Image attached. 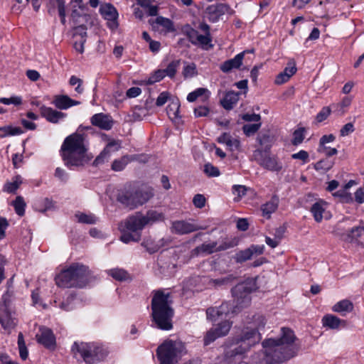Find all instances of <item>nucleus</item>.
<instances>
[{
    "instance_id": "obj_62",
    "label": "nucleus",
    "mask_w": 364,
    "mask_h": 364,
    "mask_svg": "<svg viewBox=\"0 0 364 364\" xmlns=\"http://www.w3.org/2000/svg\"><path fill=\"white\" fill-rule=\"evenodd\" d=\"M318 151L324 154L327 157L332 156L338 153L336 148H331L326 146H319Z\"/></svg>"
},
{
    "instance_id": "obj_44",
    "label": "nucleus",
    "mask_w": 364,
    "mask_h": 364,
    "mask_svg": "<svg viewBox=\"0 0 364 364\" xmlns=\"http://www.w3.org/2000/svg\"><path fill=\"white\" fill-rule=\"evenodd\" d=\"M180 60L171 61L168 65L167 68L164 70V71H165L166 75L170 77H173L176 73L177 68L180 65Z\"/></svg>"
},
{
    "instance_id": "obj_5",
    "label": "nucleus",
    "mask_w": 364,
    "mask_h": 364,
    "mask_svg": "<svg viewBox=\"0 0 364 364\" xmlns=\"http://www.w3.org/2000/svg\"><path fill=\"white\" fill-rule=\"evenodd\" d=\"M257 289L256 282L250 279L244 282L237 284L232 289V294L234 297L235 305L232 306L229 302H223L218 308L219 316L228 315L230 313L236 314L242 309L248 306L251 302L250 294Z\"/></svg>"
},
{
    "instance_id": "obj_34",
    "label": "nucleus",
    "mask_w": 364,
    "mask_h": 364,
    "mask_svg": "<svg viewBox=\"0 0 364 364\" xmlns=\"http://www.w3.org/2000/svg\"><path fill=\"white\" fill-rule=\"evenodd\" d=\"M23 133L21 127H13L11 126H5L0 127V138H4L7 136L18 135Z\"/></svg>"
},
{
    "instance_id": "obj_37",
    "label": "nucleus",
    "mask_w": 364,
    "mask_h": 364,
    "mask_svg": "<svg viewBox=\"0 0 364 364\" xmlns=\"http://www.w3.org/2000/svg\"><path fill=\"white\" fill-rule=\"evenodd\" d=\"M212 38L210 33H208V35H202L200 34L198 36L197 45L199 44L204 50H208L210 48H213V45L211 43Z\"/></svg>"
},
{
    "instance_id": "obj_43",
    "label": "nucleus",
    "mask_w": 364,
    "mask_h": 364,
    "mask_svg": "<svg viewBox=\"0 0 364 364\" xmlns=\"http://www.w3.org/2000/svg\"><path fill=\"white\" fill-rule=\"evenodd\" d=\"M231 326H232V323H230L228 321H223V322L218 323V325L215 328V329L218 333V335L220 336V337H221V336H226L228 333V332L230 330Z\"/></svg>"
},
{
    "instance_id": "obj_42",
    "label": "nucleus",
    "mask_w": 364,
    "mask_h": 364,
    "mask_svg": "<svg viewBox=\"0 0 364 364\" xmlns=\"http://www.w3.org/2000/svg\"><path fill=\"white\" fill-rule=\"evenodd\" d=\"M266 319L262 315H256L253 317V321L250 326H253L254 328L257 329L258 332L262 330L266 325Z\"/></svg>"
},
{
    "instance_id": "obj_7",
    "label": "nucleus",
    "mask_w": 364,
    "mask_h": 364,
    "mask_svg": "<svg viewBox=\"0 0 364 364\" xmlns=\"http://www.w3.org/2000/svg\"><path fill=\"white\" fill-rule=\"evenodd\" d=\"M74 354L77 352L84 361L88 364H96L103 361L109 354V351L102 345L97 343L75 342L72 346Z\"/></svg>"
},
{
    "instance_id": "obj_11",
    "label": "nucleus",
    "mask_w": 364,
    "mask_h": 364,
    "mask_svg": "<svg viewBox=\"0 0 364 364\" xmlns=\"http://www.w3.org/2000/svg\"><path fill=\"white\" fill-rule=\"evenodd\" d=\"M233 245L231 243L223 242L218 245L217 242H212L210 243H203L197 246L192 250V255L198 256L200 255H210L214 252L223 251L232 247Z\"/></svg>"
},
{
    "instance_id": "obj_50",
    "label": "nucleus",
    "mask_w": 364,
    "mask_h": 364,
    "mask_svg": "<svg viewBox=\"0 0 364 364\" xmlns=\"http://www.w3.org/2000/svg\"><path fill=\"white\" fill-rule=\"evenodd\" d=\"M196 74V66L194 63L188 64L183 68V75L185 78L192 77Z\"/></svg>"
},
{
    "instance_id": "obj_12",
    "label": "nucleus",
    "mask_w": 364,
    "mask_h": 364,
    "mask_svg": "<svg viewBox=\"0 0 364 364\" xmlns=\"http://www.w3.org/2000/svg\"><path fill=\"white\" fill-rule=\"evenodd\" d=\"M206 228L187 220H176L172 223V232L178 235L189 234Z\"/></svg>"
},
{
    "instance_id": "obj_26",
    "label": "nucleus",
    "mask_w": 364,
    "mask_h": 364,
    "mask_svg": "<svg viewBox=\"0 0 364 364\" xmlns=\"http://www.w3.org/2000/svg\"><path fill=\"white\" fill-rule=\"evenodd\" d=\"M327 203L320 200L315 203H314L310 209L311 213H312L315 221L317 223H321L323 218V214L326 211Z\"/></svg>"
},
{
    "instance_id": "obj_46",
    "label": "nucleus",
    "mask_w": 364,
    "mask_h": 364,
    "mask_svg": "<svg viewBox=\"0 0 364 364\" xmlns=\"http://www.w3.org/2000/svg\"><path fill=\"white\" fill-rule=\"evenodd\" d=\"M304 128H299L293 133L292 144L294 146L300 144L304 139Z\"/></svg>"
},
{
    "instance_id": "obj_19",
    "label": "nucleus",
    "mask_w": 364,
    "mask_h": 364,
    "mask_svg": "<svg viewBox=\"0 0 364 364\" xmlns=\"http://www.w3.org/2000/svg\"><path fill=\"white\" fill-rule=\"evenodd\" d=\"M100 14L107 20L112 21L109 23L111 28H117V23L116 21L118 13L116 9L110 4L102 5L100 9Z\"/></svg>"
},
{
    "instance_id": "obj_10",
    "label": "nucleus",
    "mask_w": 364,
    "mask_h": 364,
    "mask_svg": "<svg viewBox=\"0 0 364 364\" xmlns=\"http://www.w3.org/2000/svg\"><path fill=\"white\" fill-rule=\"evenodd\" d=\"M252 159L261 167L270 171L279 172L283 167L282 163L277 156L271 154L270 151H263L260 149L253 151Z\"/></svg>"
},
{
    "instance_id": "obj_35",
    "label": "nucleus",
    "mask_w": 364,
    "mask_h": 364,
    "mask_svg": "<svg viewBox=\"0 0 364 364\" xmlns=\"http://www.w3.org/2000/svg\"><path fill=\"white\" fill-rule=\"evenodd\" d=\"M364 235V226H357L350 229L346 235V240L353 242Z\"/></svg>"
},
{
    "instance_id": "obj_38",
    "label": "nucleus",
    "mask_w": 364,
    "mask_h": 364,
    "mask_svg": "<svg viewBox=\"0 0 364 364\" xmlns=\"http://www.w3.org/2000/svg\"><path fill=\"white\" fill-rule=\"evenodd\" d=\"M15 211L19 216H23L25 213L26 203L22 196H17L16 200L12 202Z\"/></svg>"
},
{
    "instance_id": "obj_64",
    "label": "nucleus",
    "mask_w": 364,
    "mask_h": 364,
    "mask_svg": "<svg viewBox=\"0 0 364 364\" xmlns=\"http://www.w3.org/2000/svg\"><path fill=\"white\" fill-rule=\"evenodd\" d=\"M355 130L354 125L352 122L346 124L340 130V135L341 136H346L353 132Z\"/></svg>"
},
{
    "instance_id": "obj_40",
    "label": "nucleus",
    "mask_w": 364,
    "mask_h": 364,
    "mask_svg": "<svg viewBox=\"0 0 364 364\" xmlns=\"http://www.w3.org/2000/svg\"><path fill=\"white\" fill-rule=\"evenodd\" d=\"M252 252L250 250L249 247L240 250L238 252H237L234 257V259L237 263H242L246 262L247 260H249L252 258Z\"/></svg>"
},
{
    "instance_id": "obj_4",
    "label": "nucleus",
    "mask_w": 364,
    "mask_h": 364,
    "mask_svg": "<svg viewBox=\"0 0 364 364\" xmlns=\"http://www.w3.org/2000/svg\"><path fill=\"white\" fill-rule=\"evenodd\" d=\"M151 299V317L157 328L164 331L171 330L173 328L172 318L174 310L171 305V293L165 292L163 289L152 291Z\"/></svg>"
},
{
    "instance_id": "obj_9",
    "label": "nucleus",
    "mask_w": 364,
    "mask_h": 364,
    "mask_svg": "<svg viewBox=\"0 0 364 364\" xmlns=\"http://www.w3.org/2000/svg\"><path fill=\"white\" fill-rule=\"evenodd\" d=\"M186 353L185 346L181 341L168 340L158 347L156 355L160 364H176Z\"/></svg>"
},
{
    "instance_id": "obj_63",
    "label": "nucleus",
    "mask_w": 364,
    "mask_h": 364,
    "mask_svg": "<svg viewBox=\"0 0 364 364\" xmlns=\"http://www.w3.org/2000/svg\"><path fill=\"white\" fill-rule=\"evenodd\" d=\"M226 146L232 151L239 150L240 146V141L238 139L233 138L231 136L230 138V140L226 144Z\"/></svg>"
},
{
    "instance_id": "obj_51",
    "label": "nucleus",
    "mask_w": 364,
    "mask_h": 364,
    "mask_svg": "<svg viewBox=\"0 0 364 364\" xmlns=\"http://www.w3.org/2000/svg\"><path fill=\"white\" fill-rule=\"evenodd\" d=\"M219 337H220V336L218 335V333L216 331V330L215 328H211L207 332L204 338V344L208 346Z\"/></svg>"
},
{
    "instance_id": "obj_58",
    "label": "nucleus",
    "mask_w": 364,
    "mask_h": 364,
    "mask_svg": "<svg viewBox=\"0 0 364 364\" xmlns=\"http://www.w3.org/2000/svg\"><path fill=\"white\" fill-rule=\"evenodd\" d=\"M205 198L202 194H196L193 199V205L198 208H202L205 205Z\"/></svg>"
},
{
    "instance_id": "obj_30",
    "label": "nucleus",
    "mask_w": 364,
    "mask_h": 364,
    "mask_svg": "<svg viewBox=\"0 0 364 364\" xmlns=\"http://www.w3.org/2000/svg\"><path fill=\"white\" fill-rule=\"evenodd\" d=\"M277 207L278 198L274 197L270 201H268L262 205L261 210L262 211V215L264 216H267V218H269L271 214L275 212V210L277 209Z\"/></svg>"
},
{
    "instance_id": "obj_52",
    "label": "nucleus",
    "mask_w": 364,
    "mask_h": 364,
    "mask_svg": "<svg viewBox=\"0 0 364 364\" xmlns=\"http://www.w3.org/2000/svg\"><path fill=\"white\" fill-rule=\"evenodd\" d=\"M179 105L178 103H172L167 107V114L168 117L173 119L178 117Z\"/></svg>"
},
{
    "instance_id": "obj_17",
    "label": "nucleus",
    "mask_w": 364,
    "mask_h": 364,
    "mask_svg": "<svg viewBox=\"0 0 364 364\" xmlns=\"http://www.w3.org/2000/svg\"><path fill=\"white\" fill-rule=\"evenodd\" d=\"M38 342L46 348H53L55 344V338L50 328H41L40 333L36 335Z\"/></svg>"
},
{
    "instance_id": "obj_8",
    "label": "nucleus",
    "mask_w": 364,
    "mask_h": 364,
    "mask_svg": "<svg viewBox=\"0 0 364 364\" xmlns=\"http://www.w3.org/2000/svg\"><path fill=\"white\" fill-rule=\"evenodd\" d=\"M152 196L151 190L135 189L129 186L119 191L117 199L124 206L133 210L146 203Z\"/></svg>"
},
{
    "instance_id": "obj_15",
    "label": "nucleus",
    "mask_w": 364,
    "mask_h": 364,
    "mask_svg": "<svg viewBox=\"0 0 364 364\" xmlns=\"http://www.w3.org/2000/svg\"><path fill=\"white\" fill-rule=\"evenodd\" d=\"M112 147H115L114 151H117L120 148L119 141L112 140L109 141L105 148L101 151V153L94 160L92 165L94 166H98L107 161L110 157V151Z\"/></svg>"
},
{
    "instance_id": "obj_22",
    "label": "nucleus",
    "mask_w": 364,
    "mask_h": 364,
    "mask_svg": "<svg viewBox=\"0 0 364 364\" xmlns=\"http://www.w3.org/2000/svg\"><path fill=\"white\" fill-rule=\"evenodd\" d=\"M245 51L236 55L233 58L225 61L220 65V70L223 73H229L234 68H239L242 64V60L245 55Z\"/></svg>"
},
{
    "instance_id": "obj_24",
    "label": "nucleus",
    "mask_w": 364,
    "mask_h": 364,
    "mask_svg": "<svg viewBox=\"0 0 364 364\" xmlns=\"http://www.w3.org/2000/svg\"><path fill=\"white\" fill-rule=\"evenodd\" d=\"M322 323L324 327H328L331 329H337L340 326L346 327L347 325L346 321L341 320L331 314L324 316L322 318Z\"/></svg>"
},
{
    "instance_id": "obj_32",
    "label": "nucleus",
    "mask_w": 364,
    "mask_h": 364,
    "mask_svg": "<svg viewBox=\"0 0 364 364\" xmlns=\"http://www.w3.org/2000/svg\"><path fill=\"white\" fill-rule=\"evenodd\" d=\"M109 275H110L115 280L123 282L131 279L129 274L123 269L114 268L109 270Z\"/></svg>"
},
{
    "instance_id": "obj_56",
    "label": "nucleus",
    "mask_w": 364,
    "mask_h": 364,
    "mask_svg": "<svg viewBox=\"0 0 364 364\" xmlns=\"http://www.w3.org/2000/svg\"><path fill=\"white\" fill-rule=\"evenodd\" d=\"M166 76L165 71L164 70H158L154 75H152L148 80L147 83L149 85L154 84L156 82L160 81Z\"/></svg>"
},
{
    "instance_id": "obj_2",
    "label": "nucleus",
    "mask_w": 364,
    "mask_h": 364,
    "mask_svg": "<svg viewBox=\"0 0 364 364\" xmlns=\"http://www.w3.org/2000/svg\"><path fill=\"white\" fill-rule=\"evenodd\" d=\"M89 141L87 135L78 132L67 136L60 148L62 159L70 168L84 166L88 164L93 156L88 152Z\"/></svg>"
},
{
    "instance_id": "obj_59",
    "label": "nucleus",
    "mask_w": 364,
    "mask_h": 364,
    "mask_svg": "<svg viewBox=\"0 0 364 364\" xmlns=\"http://www.w3.org/2000/svg\"><path fill=\"white\" fill-rule=\"evenodd\" d=\"M233 193L237 196L238 200H240L242 196L246 195L247 188L245 186L242 185H235L232 187Z\"/></svg>"
},
{
    "instance_id": "obj_60",
    "label": "nucleus",
    "mask_w": 364,
    "mask_h": 364,
    "mask_svg": "<svg viewBox=\"0 0 364 364\" xmlns=\"http://www.w3.org/2000/svg\"><path fill=\"white\" fill-rule=\"evenodd\" d=\"M0 102L4 105L13 104L15 105H19L21 104L22 100L21 98L19 97H11L10 98L2 97L0 98Z\"/></svg>"
},
{
    "instance_id": "obj_1",
    "label": "nucleus",
    "mask_w": 364,
    "mask_h": 364,
    "mask_svg": "<svg viewBox=\"0 0 364 364\" xmlns=\"http://www.w3.org/2000/svg\"><path fill=\"white\" fill-rule=\"evenodd\" d=\"M281 337L267 338L262 342L263 350L251 356L252 364H281L296 356L300 346L297 338L289 328L282 327Z\"/></svg>"
},
{
    "instance_id": "obj_23",
    "label": "nucleus",
    "mask_w": 364,
    "mask_h": 364,
    "mask_svg": "<svg viewBox=\"0 0 364 364\" xmlns=\"http://www.w3.org/2000/svg\"><path fill=\"white\" fill-rule=\"evenodd\" d=\"M296 68L294 63H289L284 71L278 74L275 78L274 82L277 85H282L287 82L290 77L296 72Z\"/></svg>"
},
{
    "instance_id": "obj_6",
    "label": "nucleus",
    "mask_w": 364,
    "mask_h": 364,
    "mask_svg": "<svg viewBox=\"0 0 364 364\" xmlns=\"http://www.w3.org/2000/svg\"><path fill=\"white\" fill-rule=\"evenodd\" d=\"M90 277V272L87 266L73 263L56 275L55 281L59 287L82 288L88 284Z\"/></svg>"
},
{
    "instance_id": "obj_13",
    "label": "nucleus",
    "mask_w": 364,
    "mask_h": 364,
    "mask_svg": "<svg viewBox=\"0 0 364 364\" xmlns=\"http://www.w3.org/2000/svg\"><path fill=\"white\" fill-rule=\"evenodd\" d=\"M229 9V5L226 4H217L209 5L205 11L208 20L211 22H217L220 18L226 14Z\"/></svg>"
},
{
    "instance_id": "obj_36",
    "label": "nucleus",
    "mask_w": 364,
    "mask_h": 364,
    "mask_svg": "<svg viewBox=\"0 0 364 364\" xmlns=\"http://www.w3.org/2000/svg\"><path fill=\"white\" fill-rule=\"evenodd\" d=\"M334 165V161L328 158L321 159L314 164V168L316 171L326 172L329 171Z\"/></svg>"
},
{
    "instance_id": "obj_16",
    "label": "nucleus",
    "mask_w": 364,
    "mask_h": 364,
    "mask_svg": "<svg viewBox=\"0 0 364 364\" xmlns=\"http://www.w3.org/2000/svg\"><path fill=\"white\" fill-rule=\"evenodd\" d=\"M91 124L101 129L109 130L113 126V120L109 115L98 113L94 114L90 119Z\"/></svg>"
},
{
    "instance_id": "obj_47",
    "label": "nucleus",
    "mask_w": 364,
    "mask_h": 364,
    "mask_svg": "<svg viewBox=\"0 0 364 364\" xmlns=\"http://www.w3.org/2000/svg\"><path fill=\"white\" fill-rule=\"evenodd\" d=\"M203 171L208 177H217L220 176V171L218 168L214 166L210 163L205 164L204 165Z\"/></svg>"
},
{
    "instance_id": "obj_54",
    "label": "nucleus",
    "mask_w": 364,
    "mask_h": 364,
    "mask_svg": "<svg viewBox=\"0 0 364 364\" xmlns=\"http://www.w3.org/2000/svg\"><path fill=\"white\" fill-rule=\"evenodd\" d=\"M232 279L233 277L231 275L220 279H212L209 281L208 284L214 287L223 286L230 282Z\"/></svg>"
},
{
    "instance_id": "obj_14",
    "label": "nucleus",
    "mask_w": 364,
    "mask_h": 364,
    "mask_svg": "<svg viewBox=\"0 0 364 364\" xmlns=\"http://www.w3.org/2000/svg\"><path fill=\"white\" fill-rule=\"evenodd\" d=\"M146 223L144 215L138 212L125 220V228L129 231L137 232L141 230L146 225Z\"/></svg>"
},
{
    "instance_id": "obj_33",
    "label": "nucleus",
    "mask_w": 364,
    "mask_h": 364,
    "mask_svg": "<svg viewBox=\"0 0 364 364\" xmlns=\"http://www.w3.org/2000/svg\"><path fill=\"white\" fill-rule=\"evenodd\" d=\"M144 218L146 221V225L152 224L159 221H163L165 219V217L162 213L154 210L147 211L146 215H144Z\"/></svg>"
},
{
    "instance_id": "obj_25",
    "label": "nucleus",
    "mask_w": 364,
    "mask_h": 364,
    "mask_svg": "<svg viewBox=\"0 0 364 364\" xmlns=\"http://www.w3.org/2000/svg\"><path fill=\"white\" fill-rule=\"evenodd\" d=\"M13 310L0 309V323L4 329H12L16 323L12 316Z\"/></svg>"
},
{
    "instance_id": "obj_41",
    "label": "nucleus",
    "mask_w": 364,
    "mask_h": 364,
    "mask_svg": "<svg viewBox=\"0 0 364 364\" xmlns=\"http://www.w3.org/2000/svg\"><path fill=\"white\" fill-rule=\"evenodd\" d=\"M141 245L146 250V251L150 253L153 254L159 251L160 249V245L155 242L152 239L147 238L145 239L142 243Z\"/></svg>"
},
{
    "instance_id": "obj_57",
    "label": "nucleus",
    "mask_w": 364,
    "mask_h": 364,
    "mask_svg": "<svg viewBox=\"0 0 364 364\" xmlns=\"http://www.w3.org/2000/svg\"><path fill=\"white\" fill-rule=\"evenodd\" d=\"M74 36H80L81 39L85 38L87 36V27L83 23L79 24L74 28Z\"/></svg>"
},
{
    "instance_id": "obj_48",
    "label": "nucleus",
    "mask_w": 364,
    "mask_h": 364,
    "mask_svg": "<svg viewBox=\"0 0 364 364\" xmlns=\"http://www.w3.org/2000/svg\"><path fill=\"white\" fill-rule=\"evenodd\" d=\"M261 124H262L260 122L245 124L242 127V130L245 135L250 136L256 133L259 129Z\"/></svg>"
},
{
    "instance_id": "obj_27",
    "label": "nucleus",
    "mask_w": 364,
    "mask_h": 364,
    "mask_svg": "<svg viewBox=\"0 0 364 364\" xmlns=\"http://www.w3.org/2000/svg\"><path fill=\"white\" fill-rule=\"evenodd\" d=\"M239 100V93L234 91L228 92L220 103L224 109L230 110L233 108L234 105Z\"/></svg>"
},
{
    "instance_id": "obj_29",
    "label": "nucleus",
    "mask_w": 364,
    "mask_h": 364,
    "mask_svg": "<svg viewBox=\"0 0 364 364\" xmlns=\"http://www.w3.org/2000/svg\"><path fill=\"white\" fill-rule=\"evenodd\" d=\"M353 309V304L347 299L342 300L333 306V311L340 313L343 316L346 315V313L352 311Z\"/></svg>"
},
{
    "instance_id": "obj_21",
    "label": "nucleus",
    "mask_w": 364,
    "mask_h": 364,
    "mask_svg": "<svg viewBox=\"0 0 364 364\" xmlns=\"http://www.w3.org/2000/svg\"><path fill=\"white\" fill-rule=\"evenodd\" d=\"M52 103L59 109H67L73 106L80 105V102L74 100L68 95H59L54 97Z\"/></svg>"
},
{
    "instance_id": "obj_28",
    "label": "nucleus",
    "mask_w": 364,
    "mask_h": 364,
    "mask_svg": "<svg viewBox=\"0 0 364 364\" xmlns=\"http://www.w3.org/2000/svg\"><path fill=\"white\" fill-rule=\"evenodd\" d=\"M257 141L260 146L259 149H262L263 151H270L274 139L273 136L269 133H262L257 135Z\"/></svg>"
},
{
    "instance_id": "obj_45",
    "label": "nucleus",
    "mask_w": 364,
    "mask_h": 364,
    "mask_svg": "<svg viewBox=\"0 0 364 364\" xmlns=\"http://www.w3.org/2000/svg\"><path fill=\"white\" fill-rule=\"evenodd\" d=\"M38 211L45 213L46 211L52 209L54 206V203L51 199L45 198L38 203Z\"/></svg>"
},
{
    "instance_id": "obj_49",
    "label": "nucleus",
    "mask_w": 364,
    "mask_h": 364,
    "mask_svg": "<svg viewBox=\"0 0 364 364\" xmlns=\"http://www.w3.org/2000/svg\"><path fill=\"white\" fill-rule=\"evenodd\" d=\"M141 234L136 233L133 235L130 232H123L120 237L121 241L124 243H129L131 241L138 242L140 240Z\"/></svg>"
},
{
    "instance_id": "obj_18",
    "label": "nucleus",
    "mask_w": 364,
    "mask_h": 364,
    "mask_svg": "<svg viewBox=\"0 0 364 364\" xmlns=\"http://www.w3.org/2000/svg\"><path fill=\"white\" fill-rule=\"evenodd\" d=\"M149 23L152 27L153 30H159L161 26L166 32H173L175 31L173 21L164 16H157L155 19L149 20Z\"/></svg>"
},
{
    "instance_id": "obj_39",
    "label": "nucleus",
    "mask_w": 364,
    "mask_h": 364,
    "mask_svg": "<svg viewBox=\"0 0 364 364\" xmlns=\"http://www.w3.org/2000/svg\"><path fill=\"white\" fill-rule=\"evenodd\" d=\"M128 155L123 156L119 159H116L112 162V169L114 171H121L128 164Z\"/></svg>"
},
{
    "instance_id": "obj_61",
    "label": "nucleus",
    "mask_w": 364,
    "mask_h": 364,
    "mask_svg": "<svg viewBox=\"0 0 364 364\" xmlns=\"http://www.w3.org/2000/svg\"><path fill=\"white\" fill-rule=\"evenodd\" d=\"M331 109L329 107H324L317 114L316 120L318 122H321L324 121L330 114Z\"/></svg>"
},
{
    "instance_id": "obj_53",
    "label": "nucleus",
    "mask_w": 364,
    "mask_h": 364,
    "mask_svg": "<svg viewBox=\"0 0 364 364\" xmlns=\"http://www.w3.org/2000/svg\"><path fill=\"white\" fill-rule=\"evenodd\" d=\"M78 218V222L85 224H94L97 221V218L93 215H87L81 213L76 215Z\"/></svg>"
},
{
    "instance_id": "obj_20",
    "label": "nucleus",
    "mask_w": 364,
    "mask_h": 364,
    "mask_svg": "<svg viewBox=\"0 0 364 364\" xmlns=\"http://www.w3.org/2000/svg\"><path fill=\"white\" fill-rule=\"evenodd\" d=\"M41 114L51 123H58L65 117V114L43 105L40 107Z\"/></svg>"
},
{
    "instance_id": "obj_3",
    "label": "nucleus",
    "mask_w": 364,
    "mask_h": 364,
    "mask_svg": "<svg viewBox=\"0 0 364 364\" xmlns=\"http://www.w3.org/2000/svg\"><path fill=\"white\" fill-rule=\"evenodd\" d=\"M261 339L260 333L253 326H245L239 334L233 336L226 343L228 348L236 346L234 348L226 350L225 353L226 361L229 364H232L233 361L238 360L240 364H245L241 362L242 355L252 347L259 343Z\"/></svg>"
},
{
    "instance_id": "obj_55",
    "label": "nucleus",
    "mask_w": 364,
    "mask_h": 364,
    "mask_svg": "<svg viewBox=\"0 0 364 364\" xmlns=\"http://www.w3.org/2000/svg\"><path fill=\"white\" fill-rule=\"evenodd\" d=\"M207 89L205 88H198L195 91L190 92L187 96V100L188 102H194L197 100L198 97L203 95L206 92Z\"/></svg>"
},
{
    "instance_id": "obj_31",
    "label": "nucleus",
    "mask_w": 364,
    "mask_h": 364,
    "mask_svg": "<svg viewBox=\"0 0 364 364\" xmlns=\"http://www.w3.org/2000/svg\"><path fill=\"white\" fill-rule=\"evenodd\" d=\"M14 293L8 290L1 297L0 309L13 310Z\"/></svg>"
}]
</instances>
